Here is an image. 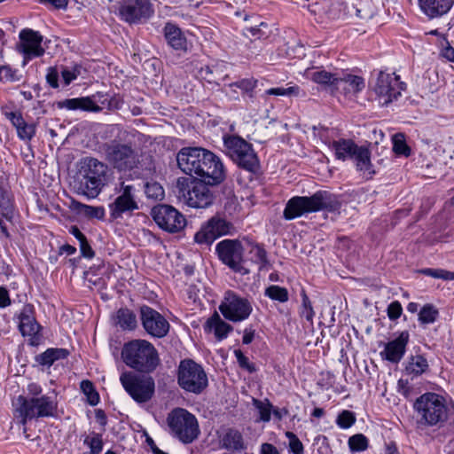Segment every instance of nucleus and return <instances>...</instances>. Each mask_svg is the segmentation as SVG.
Listing matches in <instances>:
<instances>
[{
    "label": "nucleus",
    "instance_id": "36",
    "mask_svg": "<svg viewBox=\"0 0 454 454\" xmlns=\"http://www.w3.org/2000/svg\"><path fill=\"white\" fill-rule=\"evenodd\" d=\"M429 365L427 360L421 355L411 356L406 372L413 376H419L427 371Z\"/></svg>",
    "mask_w": 454,
    "mask_h": 454
},
{
    "label": "nucleus",
    "instance_id": "4",
    "mask_svg": "<svg viewBox=\"0 0 454 454\" xmlns=\"http://www.w3.org/2000/svg\"><path fill=\"white\" fill-rule=\"evenodd\" d=\"M108 165L93 157L81 160L77 192L94 199L99 195L108 182Z\"/></svg>",
    "mask_w": 454,
    "mask_h": 454
},
{
    "label": "nucleus",
    "instance_id": "25",
    "mask_svg": "<svg viewBox=\"0 0 454 454\" xmlns=\"http://www.w3.org/2000/svg\"><path fill=\"white\" fill-rule=\"evenodd\" d=\"M220 444L223 449L232 452H243L247 446L243 434L235 428H228L220 438Z\"/></svg>",
    "mask_w": 454,
    "mask_h": 454
},
{
    "label": "nucleus",
    "instance_id": "40",
    "mask_svg": "<svg viewBox=\"0 0 454 454\" xmlns=\"http://www.w3.org/2000/svg\"><path fill=\"white\" fill-rule=\"evenodd\" d=\"M301 306L299 310V314L301 317H305L308 322L313 325V317L315 316V311L313 309L311 301L308 297L304 289L301 290Z\"/></svg>",
    "mask_w": 454,
    "mask_h": 454
},
{
    "label": "nucleus",
    "instance_id": "52",
    "mask_svg": "<svg viewBox=\"0 0 454 454\" xmlns=\"http://www.w3.org/2000/svg\"><path fill=\"white\" fill-rule=\"evenodd\" d=\"M18 137L21 140L29 141L35 135V126L33 123L24 122L16 129Z\"/></svg>",
    "mask_w": 454,
    "mask_h": 454
},
{
    "label": "nucleus",
    "instance_id": "21",
    "mask_svg": "<svg viewBox=\"0 0 454 454\" xmlns=\"http://www.w3.org/2000/svg\"><path fill=\"white\" fill-rule=\"evenodd\" d=\"M19 330L24 337H28L31 345H38L41 340V325L35 317V308L32 304H25L19 316Z\"/></svg>",
    "mask_w": 454,
    "mask_h": 454
},
{
    "label": "nucleus",
    "instance_id": "27",
    "mask_svg": "<svg viewBox=\"0 0 454 454\" xmlns=\"http://www.w3.org/2000/svg\"><path fill=\"white\" fill-rule=\"evenodd\" d=\"M364 88V80L361 76L349 74H341L336 80L335 90L344 93H358Z\"/></svg>",
    "mask_w": 454,
    "mask_h": 454
},
{
    "label": "nucleus",
    "instance_id": "53",
    "mask_svg": "<svg viewBox=\"0 0 454 454\" xmlns=\"http://www.w3.org/2000/svg\"><path fill=\"white\" fill-rule=\"evenodd\" d=\"M267 27V25L264 22H260L259 26H251L249 27H246L244 29V35L252 39H261L263 36H266V33L262 29V27Z\"/></svg>",
    "mask_w": 454,
    "mask_h": 454
},
{
    "label": "nucleus",
    "instance_id": "58",
    "mask_svg": "<svg viewBox=\"0 0 454 454\" xmlns=\"http://www.w3.org/2000/svg\"><path fill=\"white\" fill-rule=\"evenodd\" d=\"M80 74V70L77 67L72 69L63 68L61 71V76L64 83L69 85L74 80H75Z\"/></svg>",
    "mask_w": 454,
    "mask_h": 454
},
{
    "label": "nucleus",
    "instance_id": "19",
    "mask_svg": "<svg viewBox=\"0 0 454 454\" xmlns=\"http://www.w3.org/2000/svg\"><path fill=\"white\" fill-rule=\"evenodd\" d=\"M140 321L145 333L153 338L165 337L170 328L168 321L156 309L143 305L139 309Z\"/></svg>",
    "mask_w": 454,
    "mask_h": 454
},
{
    "label": "nucleus",
    "instance_id": "7",
    "mask_svg": "<svg viewBox=\"0 0 454 454\" xmlns=\"http://www.w3.org/2000/svg\"><path fill=\"white\" fill-rule=\"evenodd\" d=\"M17 411L21 418V423L25 425L27 420L40 418L54 417L58 409L57 401L48 395L27 398L19 395L17 398Z\"/></svg>",
    "mask_w": 454,
    "mask_h": 454
},
{
    "label": "nucleus",
    "instance_id": "20",
    "mask_svg": "<svg viewBox=\"0 0 454 454\" xmlns=\"http://www.w3.org/2000/svg\"><path fill=\"white\" fill-rule=\"evenodd\" d=\"M233 225L220 216H213L196 232L194 240L200 245H211L216 239L231 233Z\"/></svg>",
    "mask_w": 454,
    "mask_h": 454
},
{
    "label": "nucleus",
    "instance_id": "24",
    "mask_svg": "<svg viewBox=\"0 0 454 454\" xmlns=\"http://www.w3.org/2000/svg\"><path fill=\"white\" fill-rule=\"evenodd\" d=\"M421 12L429 19L442 17L451 9L454 0H418Z\"/></svg>",
    "mask_w": 454,
    "mask_h": 454
},
{
    "label": "nucleus",
    "instance_id": "56",
    "mask_svg": "<svg viewBox=\"0 0 454 454\" xmlns=\"http://www.w3.org/2000/svg\"><path fill=\"white\" fill-rule=\"evenodd\" d=\"M234 355L237 358L239 365L242 369H245L251 373L256 371L254 364L249 362L248 358L242 353L241 350L236 349L234 351Z\"/></svg>",
    "mask_w": 454,
    "mask_h": 454
},
{
    "label": "nucleus",
    "instance_id": "49",
    "mask_svg": "<svg viewBox=\"0 0 454 454\" xmlns=\"http://www.w3.org/2000/svg\"><path fill=\"white\" fill-rule=\"evenodd\" d=\"M254 404L260 413V420L268 422L270 420V414L273 410L272 404L266 400V403L254 399Z\"/></svg>",
    "mask_w": 454,
    "mask_h": 454
},
{
    "label": "nucleus",
    "instance_id": "42",
    "mask_svg": "<svg viewBox=\"0 0 454 454\" xmlns=\"http://www.w3.org/2000/svg\"><path fill=\"white\" fill-rule=\"evenodd\" d=\"M348 443L351 452L364 451L368 448V439L363 434L350 436Z\"/></svg>",
    "mask_w": 454,
    "mask_h": 454
},
{
    "label": "nucleus",
    "instance_id": "18",
    "mask_svg": "<svg viewBox=\"0 0 454 454\" xmlns=\"http://www.w3.org/2000/svg\"><path fill=\"white\" fill-rule=\"evenodd\" d=\"M153 13L150 0H123L119 7L121 19L129 24L145 23Z\"/></svg>",
    "mask_w": 454,
    "mask_h": 454
},
{
    "label": "nucleus",
    "instance_id": "1",
    "mask_svg": "<svg viewBox=\"0 0 454 454\" xmlns=\"http://www.w3.org/2000/svg\"><path fill=\"white\" fill-rule=\"evenodd\" d=\"M178 168L186 175L195 176L212 186L218 185L226 178V169L213 152L202 147H184L176 154Z\"/></svg>",
    "mask_w": 454,
    "mask_h": 454
},
{
    "label": "nucleus",
    "instance_id": "48",
    "mask_svg": "<svg viewBox=\"0 0 454 454\" xmlns=\"http://www.w3.org/2000/svg\"><path fill=\"white\" fill-rule=\"evenodd\" d=\"M419 272L423 275L432 277L434 278H442L444 280H452L454 279V272L448 271L442 269H432L426 268L419 270Z\"/></svg>",
    "mask_w": 454,
    "mask_h": 454
},
{
    "label": "nucleus",
    "instance_id": "35",
    "mask_svg": "<svg viewBox=\"0 0 454 454\" xmlns=\"http://www.w3.org/2000/svg\"><path fill=\"white\" fill-rule=\"evenodd\" d=\"M69 351L66 348H48L35 357L36 362L41 365L51 366L54 362L67 358Z\"/></svg>",
    "mask_w": 454,
    "mask_h": 454
},
{
    "label": "nucleus",
    "instance_id": "32",
    "mask_svg": "<svg viewBox=\"0 0 454 454\" xmlns=\"http://www.w3.org/2000/svg\"><path fill=\"white\" fill-rule=\"evenodd\" d=\"M114 321L115 325L123 331H133L137 326L136 314L127 308H121L117 310Z\"/></svg>",
    "mask_w": 454,
    "mask_h": 454
},
{
    "label": "nucleus",
    "instance_id": "17",
    "mask_svg": "<svg viewBox=\"0 0 454 454\" xmlns=\"http://www.w3.org/2000/svg\"><path fill=\"white\" fill-rule=\"evenodd\" d=\"M404 89L405 83L400 82L398 75L382 71L378 74L373 85V90L382 105H387L396 99Z\"/></svg>",
    "mask_w": 454,
    "mask_h": 454
},
{
    "label": "nucleus",
    "instance_id": "9",
    "mask_svg": "<svg viewBox=\"0 0 454 454\" xmlns=\"http://www.w3.org/2000/svg\"><path fill=\"white\" fill-rule=\"evenodd\" d=\"M167 422L172 435L184 443H191L199 436L197 419L185 409H174L168 414Z\"/></svg>",
    "mask_w": 454,
    "mask_h": 454
},
{
    "label": "nucleus",
    "instance_id": "54",
    "mask_svg": "<svg viewBox=\"0 0 454 454\" xmlns=\"http://www.w3.org/2000/svg\"><path fill=\"white\" fill-rule=\"evenodd\" d=\"M326 7H330V1L324 0L316 2L309 5V11L311 14L318 16L319 19L325 17Z\"/></svg>",
    "mask_w": 454,
    "mask_h": 454
},
{
    "label": "nucleus",
    "instance_id": "46",
    "mask_svg": "<svg viewBox=\"0 0 454 454\" xmlns=\"http://www.w3.org/2000/svg\"><path fill=\"white\" fill-rule=\"evenodd\" d=\"M83 443L89 446L90 450L89 454H100L103 450V440L99 434H93L92 436H87Z\"/></svg>",
    "mask_w": 454,
    "mask_h": 454
},
{
    "label": "nucleus",
    "instance_id": "39",
    "mask_svg": "<svg viewBox=\"0 0 454 454\" xmlns=\"http://www.w3.org/2000/svg\"><path fill=\"white\" fill-rule=\"evenodd\" d=\"M264 295L272 301L278 302H286L289 299V294L286 287L277 285L268 286L264 291Z\"/></svg>",
    "mask_w": 454,
    "mask_h": 454
},
{
    "label": "nucleus",
    "instance_id": "45",
    "mask_svg": "<svg viewBox=\"0 0 454 454\" xmlns=\"http://www.w3.org/2000/svg\"><path fill=\"white\" fill-rule=\"evenodd\" d=\"M145 192L149 199L162 200L164 198V190L157 182H147L145 184Z\"/></svg>",
    "mask_w": 454,
    "mask_h": 454
},
{
    "label": "nucleus",
    "instance_id": "11",
    "mask_svg": "<svg viewBox=\"0 0 454 454\" xmlns=\"http://www.w3.org/2000/svg\"><path fill=\"white\" fill-rule=\"evenodd\" d=\"M223 144L227 154L239 168L252 173L259 169V160L251 144L238 136L224 137Z\"/></svg>",
    "mask_w": 454,
    "mask_h": 454
},
{
    "label": "nucleus",
    "instance_id": "57",
    "mask_svg": "<svg viewBox=\"0 0 454 454\" xmlns=\"http://www.w3.org/2000/svg\"><path fill=\"white\" fill-rule=\"evenodd\" d=\"M403 308L398 301H392L387 307V317L390 320H396L402 315Z\"/></svg>",
    "mask_w": 454,
    "mask_h": 454
},
{
    "label": "nucleus",
    "instance_id": "55",
    "mask_svg": "<svg viewBox=\"0 0 454 454\" xmlns=\"http://www.w3.org/2000/svg\"><path fill=\"white\" fill-rule=\"evenodd\" d=\"M286 436L289 440L290 451L294 454H303V445L297 435L292 432H286Z\"/></svg>",
    "mask_w": 454,
    "mask_h": 454
},
{
    "label": "nucleus",
    "instance_id": "16",
    "mask_svg": "<svg viewBox=\"0 0 454 454\" xmlns=\"http://www.w3.org/2000/svg\"><path fill=\"white\" fill-rule=\"evenodd\" d=\"M151 215L161 230L169 233L178 232L186 225L184 215L169 205L153 207Z\"/></svg>",
    "mask_w": 454,
    "mask_h": 454
},
{
    "label": "nucleus",
    "instance_id": "30",
    "mask_svg": "<svg viewBox=\"0 0 454 454\" xmlns=\"http://www.w3.org/2000/svg\"><path fill=\"white\" fill-rule=\"evenodd\" d=\"M331 148L334 151L336 159L347 160L352 159L358 145L351 139H339L333 141Z\"/></svg>",
    "mask_w": 454,
    "mask_h": 454
},
{
    "label": "nucleus",
    "instance_id": "64",
    "mask_svg": "<svg viewBox=\"0 0 454 454\" xmlns=\"http://www.w3.org/2000/svg\"><path fill=\"white\" fill-rule=\"evenodd\" d=\"M42 387L37 383H30L27 385V398L41 397L42 395Z\"/></svg>",
    "mask_w": 454,
    "mask_h": 454
},
{
    "label": "nucleus",
    "instance_id": "29",
    "mask_svg": "<svg viewBox=\"0 0 454 454\" xmlns=\"http://www.w3.org/2000/svg\"><path fill=\"white\" fill-rule=\"evenodd\" d=\"M58 105L59 108H67L68 110H82L94 113L102 110V108L89 97L67 98L59 102Z\"/></svg>",
    "mask_w": 454,
    "mask_h": 454
},
{
    "label": "nucleus",
    "instance_id": "10",
    "mask_svg": "<svg viewBox=\"0 0 454 454\" xmlns=\"http://www.w3.org/2000/svg\"><path fill=\"white\" fill-rule=\"evenodd\" d=\"M177 383L186 392L201 394L208 385L203 367L192 359H184L177 369Z\"/></svg>",
    "mask_w": 454,
    "mask_h": 454
},
{
    "label": "nucleus",
    "instance_id": "6",
    "mask_svg": "<svg viewBox=\"0 0 454 454\" xmlns=\"http://www.w3.org/2000/svg\"><path fill=\"white\" fill-rule=\"evenodd\" d=\"M209 186L212 185L202 179L179 177L176 180V191L178 199L183 200L189 207L205 208L214 200Z\"/></svg>",
    "mask_w": 454,
    "mask_h": 454
},
{
    "label": "nucleus",
    "instance_id": "50",
    "mask_svg": "<svg viewBox=\"0 0 454 454\" xmlns=\"http://www.w3.org/2000/svg\"><path fill=\"white\" fill-rule=\"evenodd\" d=\"M356 422L355 413L344 410L337 417L336 423L342 429H348L352 427Z\"/></svg>",
    "mask_w": 454,
    "mask_h": 454
},
{
    "label": "nucleus",
    "instance_id": "31",
    "mask_svg": "<svg viewBox=\"0 0 454 454\" xmlns=\"http://www.w3.org/2000/svg\"><path fill=\"white\" fill-rule=\"evenodd\" d=\"M351 160L355 162L356 170L370 176L375 173L371 162V153L367 147L358 146Z\"/></svg>",
    "mask_w": 454,
    "mask_h": 454
},
{
    "label": "nucleus",
    "instance_id": "14",
    "mask_svg": "<svg viewBox=\"0 0 454 454\" xmlns=\"http://www.w3.org/2000/svg\"><path fill=\"white\" fill-rule=\"evenodd\" d=\"M114 191L117 196L108 206L111 218H121L123 214L131 213L139 208L136 200V188L133 184L120 179L119 185L114 188Z\"/></svg>",
    "mask_w": 454,
    "mask_h": 454
},
{
    "label": "nucleus",
    "instance_id": "60",
    "mask_svg": "<svg viewBox=\"0 0 454 454\" xmlns=\"http://www.w3.org/2000/svg\"><path fill=\"white\" fill-rule=\"evenodd\" d=\"M46 81L51 88H59V72L56 67H51L47 69Z\"/></svg>",
    "mask_w": 454,
    "mask_h": 454
},
{
    "label": "nucleus",
    "instance_id": "3",
    "mask_svg": "<svg viewBox=\"0 0 454 454\" xmlns=\"http://www.w3.org/2000/svg\"><path fill=\"white\" fill-rule=\"evenodd\" d=\"M340 205L334 194L327 191H317L311 196L291 198L286 205L283 216L286 220H293L318 211L336 212Z\"/></svg>",
    "mask_w": 454,
    "mask_h": 454
},
{
    "label": "nucleus",
    "instance_id": "5",
    "mask_svg": "<svg viewBox=\"0 0 454 454\" xmlns=\"http://www.w3.org/2000/svg\"><path fill=\"white\" fill-rule=\"evenodd\" d=\"M123 362L130 368L141 372H152L160 364L157 349L146 340H132L121 349Z\"/></svg>",
    "mask_w": 454,
    "mask_h": 454
},
{
    "label": "nucleus",
    "instance_id": "33",
    "mask_svg": "<svg viewBox=\"0 0 454 454\" xmlns=\"http://www.w3.org/2000/svg\"><path fill=\"white\" fill-rule=\"evenodd\" d=\"M339 74H332L323 69L313 68L307 72V76L316 83L331 87L333 90L336 88V80Z\"/></svg>",
    "mask_w": 454,
    "mask_h": 454
},
{
    "label": "nucleus",
    "instance_id": "51",
    "mask_svg": "<svg viewBox=\"0 0 454 454\" xmlns=\"http://www.w3.org/2000/svg\"><path fill=\"white\" fill-rule=\"evenodd\" d=\"M82 392L87 395L88 401L91 405L98 404L99 395L95 390L93 384L90 380H82L81 383Z\"/></svg>",
    "mask_w": 454,
    "mask_h": 454
},
{
    "label": "nucleus",
    "instance_id": "22",
    "mask_svg": "<svg viewBox=\"0 0 454 454\" xmlns=\"http://www.w3.org/2000/svg\"><path fill=\"white\" fill-rule=\"evenodd\" d=\"M20 51L25 58L32 59L44 54L42 47L43 36L37 31L25 28L20 33Z\"/></svg>",
    "mask_w": 454,
    "mask_h": 454
},
{
    "label": "nucleus",
    "instance_id": "44",
    "mask_svg": "<svg viewBox=\"0 0 454 454\" xmlns=\"http://www.w3.org/2000/svg\"><path fill=\"white\" fill-rule=\"evenodd\" d=\"M393 151L397 155L410 156L411 148L407 145L403 134H395L393 137Z\"/></svg>",
    "mask_w": 454,
    "mask_h": 454
},
{
    "label": "nucleus",
    "instance_id": "43",
    "mask_svg": "<svg viewBox=\"0 0 454 454\" xmlns=\"http://www.w3.org/2000/svg\"><path fill=\"white\" fill-rule=\"evenodd\" d=\"M438 310L431 304H426L419 313V319L422 324H432L438 317Z\"/></svg>",
    "mask_w": 454,
    "mask_h": 454
},
{
    "label": "nucleus",
    "instance_id": "47",
    "mask_svg": "<svg viewBox=\"0 0 454 454\" xmlns=\"http://www.w3.org/2000/svg\"><path fill=\"white\" fill-rule=\"evenodd\" d=\"M257 80L254 78H245L241 79L239 81H237L231 84H230L231 87H237L240 89L242 91L247 93L250 98H254L253 90L256 87Z\"/></svg>",
    "mask_w": 454,
    "mask_h": 454
},
{
    "label": "nucleus",
    "instance_id": "63",
    "mask_svg": "<svg viewBox=\"0 0 454 454\" xmlns=\"http://www.w3.org/2000/svg\"><path fill=\"white\" fill-rule=\"evenodd\" d=\"M39 2L54 9H65L68 4V0H39Z\"/></svg>",
    "mask_w": 454,
    "mask_h": 454
},
{
    "label": "nucleus",
    "instance_id": "26",
    "mask_svg": "<svg viewBox=\"0 0 454 454\" xmlns=\"http://www.w3.org/2000/svg\"><path fill=\"white\" fill-rule=\"evenodd\" d=\"M164 37L168 44L175 51H187V40L181 29L172 23H167L164 27Z\"/></svg>",
    "mask_w": 454,
    "mask_h": 454
},
{
    "label": "nucleus",
    "instance_id": "12",
    "mask_svg": "<svg viewBox=\"0 0 454 454\" xmlns=\"http://www.w3.org/2000/svg\"><path fill=\"white\" fill-rule=\"evenodd\" d=\"M120 381L125 391L137 403L148 402L154 394L155 383L151 376L125 372L121 373Z\"/></svg>",
    "mask_w": 454,
    "mask_h": 454
},
{
    "label": "nucleus",
    "instance_id": "8",
    "mask_svg": "<svg viewBox=\"0 0 454 454\" xmlns=\"http://www.w3.org/2000/svg\"><path fill=\"white\" fill-rule=\"evenodd\" d=\"M413 407L420 417V422L427 426L442 423L448 417L445 400L435 393L422 395L416 400Z\"/></svg>",
    "mask_w": 454,
    "mask_h": 454
},
{
    "label": "nucleus",
    "instance_id": "23",
    "mask_svg": "<svg viewBox=\"0 0 454 454\" xmlns=\"http://www.w3.org/2000/svg\"><path fill=\"white\" fill-rule=\"evenodd\" d=\"M409 337L408 332H402L396 339L386 344L380 355L391 363H398L405 353Z\"/></svg>",
    "mask_w": 454,
    "mask_h": 454
},
{
    "label": "nucleus",
    "instance_id": "13",
    "mask_svg": "<svg viewBox=\"0 0 454 454\" xmlns=\"http://www.w3.org/2000/svg\"><path fill=\"white\" fill-rule=\"evenodd\" d=\"M219 259L233 271L247 275L250 270L245 267L243 258L244 248L237 239H224L215 247Z\"/></svg>",
    "mask_w": 454,
    "mask_h": 454
},
{
    "label": "nucleus",
    "instance_id": "37",
    "mask_svg": "<svg viewBox=\"0 0 454 454\" xmlns=\"http://www.w3.org/2000/svg\"><path fill=\"white\" fill-rule=\"evenodd\" d=\"M74 208L79 214H82L89 218L103 219L105 217V209L103 207H94L82 204L78 201H74Z\"/></svg>",
    "mask_w": 454,
    "mask_h": 454
},
{
    "label": "nucleus",
    "instance_id": "61",
    "mask_svg": "<svg viewBox=\"0 0 454 454\" xmlns=\"http://www.w3.org/2000/svg\"><path fill=\"white\" fill-rule=\"evenodd\" d=\"M79 246H80L81 254L83 257L88 258V259H91L94 257L95 253H94L93 249L91 248L90 245L89 244L87 238L83 240H81V242H79Z\"/></svg>",
    "mask_w": 454,
    "mask_h": 454
},
{
    "label": "nucleus",
    "instance_id": "62",
    "mask_svg": "<svg viewBox=\"0 0 454 454\" xmlns=\"http://www.w3.org/2000/svg\"><path fill=\"white\" fill-rule=\"evenodd\" d=\"M340 14V7L338 3L330 2V7H326L325 17L331 20L338 19Z\"/></svg>",
    "mask_w": 454,
    "mask_h": 454
},
{
    "label": "nucleus",
    "instance_id": "59",
    "mask_svg": "<svg viewBox=\"0 0 454 454\" xmlns=\"http://www.w3.org/2000/svg\"><path fill=\"white\" fill-rule=\"evenodd\" d=\"M4 115L12 122L15 129H17L26 121L22 116V114L19 111L5 112Z\"/></svg>",
    "mask_w": 454,
    "mask_h": 454
},
{
    "label": "nucleus",
    "instance_id": "15",
    "mask_svg": "<svg viewBox=\"0 0 454 454\" xmlns=\"http://www.w3.org/2000/svg\"><path fill=\"white\" fill-rule=\"evenodd\" d=\"M219 310L227 320L240 322L247 319L252 313L250 301L229 290L219 306Z\"/></svg>",
    "mask_w": 454,
    "mask_h": 454
},
{
    "label": "nucleus",
    "instance_id": "28",
    "mask_svg": "<svg viewBox=\"0 0 454 454\" xmlns=\"http://www.w3.org/2000/svg\"><path fill=\"white\" fill-rule=\"evenodd\" d=\"M206 332H213L218 340L227 338L228 334L233 330L232 326L224 322L217 312H215L206 322L204 325Z\"/></svg>",
    "mask_w": 454,
    "mask_h": 454
},
{
    "label": "nucleus",
    "instance_id": "38",
    "mask_svg": "<svg viewBox=\"0 0 454 454\" xmlns=\"http://www.w3.org/2000/svg\"><path fill=\"white\" fill-rule=\"evenodd\" d=\"M250 260L260 265V270L269 264L267 252L262 246L252 243L249 249Z\"/></svg>",
    "mask_w": 454,
    "mask_h": 454
},
{
    "label": "nucleus",
    "instance_id": "2",
    "mask_svg": "<svg viewBox=\"0 0 454 454\" xmlns=\"http://www.w3.org/2000/svg\"><path fill=\"white\" fill-rule=\"evenodd\" d=\"M134 134L123 131L114 139L103 144L105 160L117 173L136 174L142 168L143 152L136 142L129 139Z\"/></svg>",
    "mask_w": 454,
    "mask_h": 454
},
{
    "label": "nucleus",
    "instance_id": "41",
    "mask_svg": "<svg viewBox=\"0 0 454 454\" xmlns=\"http://www.w3.org/2000/svg\"><path fill=\"white\" fill-rule=\"evenodd\" d=\"M265 94L267 95H272V96H304L305 93L300 89L299 86H290L288 88H271L265 91Z\"/></svg>",
    "mask_w": 454,
    "mask_h": 454
},
{
    "label": "nucleus",
    "instance_id": "34",
    "mask_svg": "<svg viewBox=\"0 0 454 454\" xmlns=\"http://www.w3.org/2000/svg\"><path fill=\"white\" fill-rule=\"evenodd\" d=\"M198 76L208 83L219 84V82L224 78L223 65H205L198 71Z\"/></svg>",
    "mask_w": 454,
    "mask_h": 454
}]
</instances>
